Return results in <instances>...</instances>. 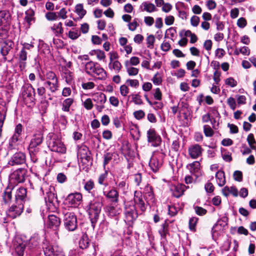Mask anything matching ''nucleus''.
Listing matches in <instances>:
<instances>
[{
  "label": "nucleus",
  "mask_w": 256,
  "mask_h": 256,
  "mask_svg": "<svg viewBox=\"0 0 256 256\" xmlns=\"http://www.w3.org/2000/svg\"><path fill=\"white\" fill-rule=\"evenodd\" d=\"M144 198L142 196L141 193L135 192L134 198L135 204L134 206L136 210L139 208L142 212H144L146 210L148 205L147 202H144Z\"/></svg>",
  "instance_id": "13"
},
{
  "label": "nucleus",
  "mask_w": 256,
  "mask_h": 256,
  "mask_svg": "<svg viewBox=\"0 0 256 256\" xmlns=\"http://www.w3.org/2000/svg\"><path fill=\"white\" fill-rule=\"evenodd\" d=\"M162 162L160 156L154 154L150 158L149 162V166L154 172H157L162 166Z\"/></svg>",
  "instance_id": "18"
},
{
  "label": "nucleus",
  "mask_w": 256,
  "mask_h": 256,
  "mask_svg": "<svg viewBox=\"0 0 256 256\" xmlns=\"http://www.w3.org/2000/svg\"><path fill=\"white\" fill-rule=\"evenodd\" d=\"M125 66L129 76H136L138 72V69L132 66L125 64Z\"/></svg>",
  "instance_id": "46"
},
{
  "label": "nucleus",
  "mask_w": 256,
  "mask_h": 256,
  "mask_svg": "<svg viewBox=\"0 0 256 256\" xmlns=\"http://www.w3.org/2000/svg\"><path fill=\"white\" fill-rule=\"evenodd\" d=\"M22 46V48L18 52V58L20 68L24 69L26 65V61L28 58L27 50H30L34 46L32 44L28 43H24Z\"/></svg>",
  "instance_id": "8"
},
{
  "label": "nucleus",
  "mask_w": 256,
  "mask_h": 256,
  "mask_svg": "<svg viewBox=\"0 0 256 256\" xmlns=\"http://www.w3.org/2000/svg\"><path fill=\"white\" fill-rule=\"evenodd\" d=\"M103 194L112 203L116 204L119 201V192L114 188H112L108 191L104 190Z\"/></svg>",
  "instance_id": "16"
},
{
  "label": "nucleus",
  "mask_w": 256,
  "mask_h": 256,
  "mask_svg": "<svg viewBox=\"0 0 256 256\" xmlns=\"http://www.w3.org/2000/svg\"><path fill=\"white\" fill-rule=\"evenodd\" d=\"M108 176V172L107 171H105L104 173L102 174L98 178V182L100 184L104 185L105 186H108V184L107 182H104L105 180L107 178Z\"/></svg>",
  "instance_id": "50"
},
{
  "label": "nucleus",
  "mask_w": 256,
  "mask_h": 256,
  "mask_svg": "<svg viewBox=\"0 0 256 256\" xmlns=\"http://www.w3.org/2000/svg\"><path fill=\"white\" fill-rule=\"evenodd\" d=\"M22 141V136L14 134L10 140L9 144L10 148H13L17 146Z\"/></svg>",
  "instance_id": "38"
},
{
  "label": "nucleus",
  "mask_w": 256,
  "mask_h": 256,
  "mask_svg": "<svg viewBox=\"0 0 256 256\" xmlns=\"http://www.w3.org/2000/svg\"><path fill=\"white\" fill-rule=\"evenodd\" d=\"M91 55H96L98 60H104L106 58L104 52L100 50H94L90 53Z\"/></svg>",
  "instance_id": "44"
},
{
  "label": "nucleus",
  "mask_w": 256,
  "mask_h": 256,
  "mask_svg": "<svg viewBox=\"0 0 256 256\" xmlns=\"http://www.w3.org/2000/svg\"><path fill=\"white\" fill-rule=\"evenodd\" d=\"M154 36L152 34L149 35L146 38L147 47L149 48H154Z\"/></svg>",
  "instance_id": "53"
},
{
  "label": "nucleus",
  "mask_w": 256,
  "mask_h": 256,
  "mask_svg": "<svg viewBox=\"0 0 256 256\" xmlns=\"http://www.w3.org/2000/svg\"><path fill=\"white\" fill-rule=\"evenodd\" d=\"M234 179L238 182H241L242 180V172L236 170L234 173Z\"/></svg>",
  "instance_id": "64"
},
{
  "label": "nucleus",
  "mask_w": 256,
  "mask_h": 256,
  "mask_svg": "<svg viewBox=\"0 0 256 256\" xmlns=\"http://www.w3.org/2000/svg\"><path fill=\"white\" fill-rule=\"evenodd\" d=\"M130 96L132 97V101L136 104L138 105L142 104L143 102L141 98V96L139 95V94H132Z\"/></svg>",
  "instance_id": "51"
},
{
  "label": "nucleus",
  "mask_w": 256,
  "mask_h": 256,
  "mask_svg": "<svg viewBox=\"0 0 256 256\" xmlns=\"http://www.w3.org/2000/svg\"><path fill=\"white\" fill-rule=\"evenodd\" d=\"M60 224V220L59 218L55 215H50L48 217L47 225L48 228L56 230Z\"/></svg>",
  "instance_id": "25"
},
{
  "label": "nucleus",
  "mask_w": 256,
  "mask_h": 256,
  "mask_svg": "<svg viewBox=\"0 0 256 256\" xmlns=\"http://www.w3.org/2000/svg\"><path fill=\"white\" fill-rule=\"evenodd\" d=\"M227 103L231 109L234 110L236 108V102L234 98H229L227 100Z\"/></svg>",
  "instance_id": "62"
},
{
  "label": "nucleus",
  "mask_w": 256,
  "mask_h": 256,
  "mask_svg": "<svg viewBox=\"0 0 256 256\" xmlns=\"http://www.w3.org/2000/svg\"><path fill=\"white\" fill-rule=\"evenodd\" d=\"M134 182L136 186H140L142 180V174L140 173L136 174L133 176Z\"/></svg>",
  "instance_id": "59"
},
{
  "label": "nucleus",
  "mask_w": 256,
  "mask_h": 256,
  "mask_svg": "<svg viewBox=\"0 0 256 256\" xmlns=\"http://www.w3.org/2000/svg\"><path fill=\"white\" fill-rule=\"evenodd\" d=\"M51 30L56 34L58 36L63 32V28H62V23L60 22L58 24H54L51 27Z\"/></svg>",
  "instance_id": "41"
},
{
  "label": "nucleus",
  "mask_w": 256,
  "mask_h": 256,
  "mask_svg": "<svg viewBox=\"0 0 256 256\" xmlns=\"http://www.w3.org/2000/svg\"><path fill=\"white\" fill-rule=\"evenodd\" d=\"M64 222L65 228L69 231H74L77 228V218L73 212H66L65 213Z\"/></svg>",
  "instance_id": "9"
},
{
  "label": "nucleus",
  "mask_w": 256,
  "mask_h": 256,
  "mask_svg": "<svg viewBox=\"0 0 256 256\" xmlns=\"http://www.w3.org/2000/svg\"><path fill=\"white\" fill-rule=\"evenodd\" d=\"M173 196L176 198L180 197L184 193V190L181 186H176L174 187Z\"/></svg>",
  "instance_id": "45"
},
{
  "label": "nucleus",
  "mask_w": 256,
  "mask_h": 256,
  "mask_svg": "<svg viewBox=\"0 0 256 256\" xmlns=\"http://www.w3.org/2000/svg\"><path fill=\"white\" fill-rule=\"evenodd\" d=\"M94 186V183L92 180H90L84 183V188L88 193H94L96 194L94 192H91Z\"/></svg>",
  "instance_id": "40"
},
{
  "label": "nucleus",
  "mask_w": 256,
  "mask_h": 256,
  "mask_svg": "<svg viewBox=\"0 0 256 256\" xmlns=\"http://www.w3.org/2000/svg\"><path fill=\"white\" fill-rule=\"evenodd\" d=\"M14 186L8 185L2 194V199L4 204H9L13 200L12 192L14 190Z\"/></svg>",
  "instance_id": "24"
},
{
  "label": "nucleus",
  "mask_w": 256,
  "mask_h": 256,
  "mask_svg": "<svg viewBox=\"0 0 256 256\" xmlns=\"http://www.w3.org/2000/svg\"><path fill=\"white\" fill-rule=\"evenodd\" d=\"M99 64L92 61H90L85 64V70L87 74L92 76L95 70Z\"/></svg>",
  "instance_id": "29"
},
{
  "label": "nucleus",
  "mask_w": 256,
  "mask_h": 256,
  "mask_svg": "<svg viewBox=\"0 0 256 256\" xmlns=\"http://www.w3.org/2000/svg\"><path fill=\"white\" fill-rule=\"evenodd\" d=\"M52 189L54 190V188L53 187L50 188V191L46 192V196H45L46 200L50 202H52L54 200L56 199V196L52 191Z\"/></svg>",
  "instance_id": "43"
},
{
  "label": "nucleus",
  "mask_w": 256,
  "mask_h": 256,
  "mask_svg": "<svg viewBox=\"0 0 256 256\" xmlns=\"http://www.w3.org/2000/svg\"><path fill=\"white\" fill-rule=\"evenodd\" d=\"M75 12L81 18H82L86 14V10H84L83 5L81 4L76 5Z\"/></svg>",
  "instance_id": "42"
},
{
  "label": "nucleus",
  "mask_w": 256,
  "mask_h": 256,
  "mask_svg": "<svg viewBox=\"0 0 256 256\" xmlns=\"http://www.w3.org/2000/svg\"><path fill=\"white\" fill-rule=\"evenodd\" d=\"M195 212L199 216H204L206 214V210L202 207L196 206L194 208Z\"/></svg>",
  "instance_id": "60"
},
{
  "label": "nucleus",
  "mask_w": 256,
  "mask_h": 256,
  "mask_svg": "<svg viewBox=\"0 0 256 256\" xmlns=\"http://www.w3.org/2000/svg\"><path fill=\"white\" fill-rule=\"evenodd\" d=\"M158 232L161 236V240L162 242L166 240V235L169 234L168 232V224L165 222L161 226L160 228L158 230Z\"/></svg>",
  "instance_id": "31"
},
{
  "label": "nucleus",
  "mask_w": 256,
  "mask_h": 256,
  "mask_svg": "<svg viewBox=\"0 0 256 256\" xmlns=\"http://www.w3.org/2000/svg\"><path fill=\"white\" fill-rule=\"evenodd\" d=\"M168 214L171 216H175L178 210V208L174 206H168Z\"/></svg>",
  "instance_id": "61"
},
{
  "label": "nucleus",
  "mask_w": 256,
  "mask_h": 256,
  "mask_svg": "<svg viewBox=\"0 0 256 256\" xmlns=\"http://www.w3.org/2000/svg\"><path fill=\"white\" fill-rule=\"evenodd\" d=\"M247 141L248 143L252 149H255L256 148V142L254 138V136L252 134H250L247 138Z\"/></svg>",
  "instance_id": "47"
},
{
  "label": "nucleus",
  "mask_w": 256,
  "mask_h": 256,
  "mask_svg": "<svg viewBox=\"0 0 256 256\" xmlns=\"http://www.w3.org/2000/svg\"><path fill=\"white\" fill-rule=\"evenodd\" d=\"M198 218L196 217H192L189 220V228L192 231L196 230V226L198 222Z\"/></svg>",
  "instance_id": "52"
},
{
  "label": "nucleus",
  "mask_w": 256,
  "mask_h": 256,
  "mask_svg": "<svg viewBox=\"0 0 256 256\" xmlns=\"http://www.w3.org/2000/svg\"><path fill=\"white\" fill-rule=\"evenodd\" d=\"M126 221L128 222H133L138 217V212L134 206L131 208H126L125 211Z\"/></svg>",
  "instance_id": "21"
},
{
  "label": "nucleus",
  "mask_w": 256,
  "mask_h": 256,
  "mask_svg": "<svg viewBox=\"0 0 256 256\" xmlns=\"http://www.w3.org/2000/svg\"><path fill=\"white\" fill-rule=\"evenodd\" d=\"M108 68L110 70H114L116 73H118L120 70L122 66L119 61L116 60L114 62H110Z\"/></svg>",
  "instance_id": "37"
},
{
  "label": "nucleus",
  "mask_w": 256,
  "mask_h": 256,
  "mask_svg": "<svg viewBox=\"0 0 256 256\" xmlns=\"http://www.w3.org/2000/svg\"><path fill=\"white\" fill-rule=\"evenodd\" d=\"M22 95L26 102L33 104L35 100V90L30 84H25L22 88Z\"/></svg>",
  "instance_id": "6"
},
{
  "label": "nucleus",
  "mask_w": 256,
  "mask_h": 256,
  "mask_svg": "<svg viewBox=\"0 0 256 256\" xmlns=\"http://www.w3.org/2000/svg\"><path fill=\"white\" fill-rule=\"evenodd\" d=\"M14 42L10 40H6L2 43L0 52L4 56V62L6 60V56H7L9 52L12 50Z\"/></svg>",
  "instance_id": "20"
},
{
  "label": "nucleus",
  "mask_w": 256,
  "mask_h": 256,
  "mask_svg": "<svg viewBox=\"0 0 256 256\" xmlns=\"http://www.w3.org/2000/svg\"><path fill=\"white\" fill-rule=\"evenodd\" d=\"M142 4L144 6V10L148 12H151L156 10V8L154 5L152 4H148L147 2H144Z\"/></svg>",
  "instance_id": "48"
},
{
  "label": "nucleus",
  "mask_w": 256,
  "mask_h": 256,
  "mask_svg": "<svg viewBox=\"0 0 256 256\" xmlns=\"http://www.w3.org/2000/svg\"><path fill=\"white\" fill-rule=\"evenodd\" d=\"M204 133L206 136L210 137L214 134V131L210 126L204 125Z\"/></svg>",
  "instance_id": "55"
},
{
  "label": "nucleus",
  "mask_w": 256,
  "mask_h": 256,
  "mask_svg": "<svg viewBox=\"0 0 256 256\" xmlns=\"http://www.w3.org/2000/svg\"><path fill=\"white\" fill-rule=\"evenodd\" d=\"M128 63V65L132 66H136L140 63V60L138 57L136 56H132V57L129 60H126L124 62V65Z\"/></svg>",
  "instance_id": "49"
},
{
  "label": "nucleus",
  "mask_w": 256,
  "mask_h": 256,
  "mask_svg": "<svg viewBox=\"0 0 256 256\" xmlns=\"http://www.w3.org/2000/svg\"><path fill=\"white\" fill-rule=\"evenodd\" d=\"M144 198L148 204H153L155 202V198L152 188L149 186H146L144 190Z\"/></svg>",
  "instance_id": "22"
},
{
  "label": "nucleus",
  "mask_w": 256,
  "mask_h": 256,
  "mask_svg": "<svg viewBox=\"0 0 256 256\" xmlns=\"http://www.w3.org/2000/svg\"><path fill=\"white\" fill-rule=\"evenodd\" d=\"M78 156L84 163L89 162L90 160V152L86 146H82L79 148Z\"/></svg>",
  "instance_id": "15"
},
{
  "label": "nucleus",
  "mask_w": 256,
  "mask_h": 256,
  "mask_svg": "<svg viewBox=\"0 0 256 256\" xmlns=\"http://www.w3.org/2000/svg\"><path fill=\"white\" fill-rule=\"evenodd\" d=\"M44 85L51 92H56L59 88L58 79L56 74L52 71H48L45 74Z\"/></svg>",
  "instance_id": "2"
},
{
  "label": "nucleus",
  "mask_w": 256,
  "mask_h": 256,
  "mask_svg": "<svg viewBox=\"0 0 256 256\" xmlns=\"http://www.w3.org/2000/svg\"><path fill=\"white\" fill-rule=\"evenodd\" d=\"M92 100L97 104H104L106 100V98L104 94L97 92L94 95Z\"/></svg>",
  "instance_id": "34"
},
{
  "label": "nucleus",
  "mask_w": 256,
  "mask_h": 256,
  "mask_svg": "<svg viewBox=\"0 0 256 256\" xmlns=\"http://www.w3.org/2000/svg\"><path fill=\"white\" fill-rule=\"evenodd\" d=\"M50 140L48 142V146L53 152L64 154L66 148L61 140L52 134H50L48 136Z\"/></svg>",
  "instance_id": "3"
},
{
  "label": "nucleus",
  "mask_w": 256,
  "mask_h": 256,
  "mask_svg": "<svg viewBox=\"0 0 256 256\" xmlns=\"http://www.w3.org/2000/svg\"><path fill=\"white\" fill-rule=\"evenodd\" d=\"M176 34V28H170L166 30L165 38L166 37V35H170V38L172 40L175 36Z\"/></svg>",
  "instance_id": "56"
},
{
  "label": "nucleus",
  "mask_w": 256,
  "mask_h": 256,
  "mask_svg": "<svg viewBox=\"0 0 256 256\" xmlns=\"http://www.w3.org/2000/svg\"><path fill=\"white\" fill-rule=\"evenodd\" d=\"M82 196L80 192L69 194L66 198V203L71 207H78L82 200Z\"/></svg>",
  "instance_id": "11"
},
{
  "label": "nucleus",
  "mask_w": 256,
  "mask_h": 256,
  "mask_svg": "<svg viewBox=\"0 0 256 256\" xmlns=\"http://www.w3.org/2000/svg\"><path fill=\"white\" fill-rule=\"evenodd\" d=\"M26 162V156L24 153L18 152L14 154L11 158L8 164L11 166L22 164Z\"/></svg>",
  "instance_id": "17"
},
{
  "label": "nucleus",
  "mask_w": 256,
  "mask_h": 256,
  "mask_svg": "<svg viewBox=\"0 0 256 256\" xmlns=\"http://www.w3.org/2000/svg\"><path fill=\"white\" fill-rule=\"evenodd\" d=\"M202 148L198 144L190 146L188 150L190 156L193 159H196L202 155Z\"/></svg>",
  "instance_id": "19"
},
{
  "label": "nucleus",
  "mask_w": 256,
  "mask_h": 256,
  "mask_svg": "<svg viewBox=\"0 0 256 256\" xmlns=\"http://www.w3.org/2000/svg\"><path fill=\"white\" fill-rule=\"evenodd\" d=\"M105 211L110 216L114 217L118 216L121 212L122 210L118 206L111 204L106 206Z\"/></svg>",
  "instance_id": "27"
},
{
  "label": "nucleus",
  "mask_w": 256,
  "mask_h": 256,
  "mask_svg": "<svg viewBox=\"0 0 256 256\" xmlns=\"http://www.w3.org/2000/svg\"><path fill=\"white\" fill-rule=\"evenodd\" d=\"M6 109L2 105L0 106V123L4 124L6 118Z\"/></svg>",
  "instance_id": "54"
},
{
  "label": "nucleus",
  "mask_w": 256,
  "mask_h": 256,
  "mask_svg": "<svg viewBox=\"0 0 256 256\" xmlns=\"http://www.w3.org/2000/svg\"><path fill=\"white\" fill-rule=\"evenodd\" d=\"M74 102V100L72 98H68L64 100L62 104V110L64 112L70 111V108Z\"/></svg>",
  "instance_id": "39"
},
{
  "label": "nucleus",
  "mask_w": 256,
  "mask_h": 256,
  "mask_svg": "<svg viewBox=\"0 0 256 256\" xmlns=\"http://www.w3.org/2000/svg\"><path fill=\"white\" fill-rule=\"evenodd\" d=\"M24 242L27 247L26 252L27 253L28 250L34 252L40 246V238L38 234H34L28 240L24 241Z\"/></svg>",
  "instance_id": "10"
},
{
  "label": "nucleus",
  "mask_w": 256,
  "mask_h": 256,
  "mask_svg": "<svg viewBox=\"0 0 256 256\" xmlns=\"http://www.w3.org/2000/svg\"><path fill=\"white\" fill-rule=\"evenodd\" d=\"M15 252L18 256H23L24 250L26 247L24 241L22 242V240L18 239L14 244Z\"/></svg>",
  "instance_id": "28"
},
{
  "label": "nucleus",
  "mask_w": 256,
  "mask_h": 256,
  "mask_svg": "<svg viewBox=\"0 0 256 256\" xmlns=\"http://www.w3.org/2000/svg\"><path fill=\"white\" fill-rule=\"evenodd\" d=\"M46 18L48 20H55L58 18L56 12H48L46 14Z\"/></svg>",
  "instance_id": "58"
},
{
  "label": "nucleus",
  "mask_w": 256,
  "mask_h": 256,
  "mask_svg": "<svg viewBox=\"0 0 256 256\" xmlns=\"http://www.w3.org/2000/svg\"><path fill=\"white\" fill-rule=\"evenodd\" d=\"M92 76H96L100 80H106L107 78L106 72L100 64L97 66Z\"/></svg>",
  "instance_id": "30"
},
{
  "label": "nucleus",
  "mask_w": 256,
  "mask_h": 256,
  "mask_svg": "<svg viewBox=\"0 0 256 256\" xmlns=\"http://www.w3.org/2000/svg\"><path fill=\"white\" fill-rule=\"evenodd\" d=\"M43 248L45 256H65L62 249L58 245L48 243Z\"/></svg>",
  "instance_id": "7"
},
{
  "label": "nucleus",
  "mask_w": 256,
  "mask_h": 256,
  "mask_svg": "<svg viewBox=\"0 0 256 256\" xmlns=\"http://www.w3.org/2000/svg\"><path fill=\"white\" fill-rule=\"evenodd\" d=\"M226 84L230 86L232 88L235 87L237 85V82L232 78H229L226 80Z\"/></svg>",
  "instance_id": "63"
},
{
  "label": "nucleus",
  "mask_w": 256,
  "mask_h": 256,
  "mask_svg": "<svg viewBox=\"0 0 256 256\" xmlns=\"http://www.w3.org/2000/svg\"><path fill=\"white\" fill-rule=\"evenodd\" d=\"M26 170L24 168H18L11 174L9 176V184L14 186L23 182L25 180Z\"/></svg>",
  "instance_id": "5"
},
{
  "label": "nucleus",
  "mask_w": 256,
  "mask_h": 256,
  "mask_svg": "<svg viewBox=\"0 0 256 256\" xmlns=\"http://www.w3.org/2000/svg\"><path fill=\"white\" fill-rule=\"evenodd\" d=\"M24 210V204L22 203H14L6 212L8 216L14 218L20 216Z\"/></svg>",
  "instance_id": "12"
},
{
  "label": "nucleus",
  "mask_w": 256,
  "mask_h": 256,
  "mask_svg": "<svg viewBox=\"0 0 256 256\" xmlns=\"http://www.w3.org/2000/svg\"><path fill=\"white\" fill-rule=\"evenodd\" d=\"M92 196L94 198L89 202L88 212L92 225L94 226L99 218L104 200L102 196L94 193L92 194Z\"/></svg>",
  "instance_id": "1"
},
{
  "label": "nucleus",
  "mask_w": 256,
  "mask_h": 256,
  "mask_svg": "<svg viewBox=\"0 0 256 256\" xmlns=\"http://www.w3.org/2000/svg\"><path fill=\"white\" fill-rule=\"evenodd\" d=\"M138 19L135 18L134 20L128 24V28L131 31H134L139 26L138 23Z\"/></svg>",
  "instance_id": "57"
},
{
  "label": "nucleus",
  "mask_w": 256,
  "mask_h": 256,
  "mask_svg": "<svg viewBox=\"0 0 256 256\" xmlns=\"http://www.w3.org/2000/svg\"><path fill=\"white\" fill-rule=\"evenodd\" d=\"M147 137L148 142L151 143L154 146H158L161 142L160 136L153 128H150L147 132Z\"/></svg>",
  "instance_id": "14"
},
{
  "label": "nucleus",
  "mask_w": 256,
  "mask_h": 256,
  "mask_svg": "<svg viewBox=\"0 0 256 256\" xmlns=\"http://www.w3.org/2000/svg\"><path fill=\"white\" fill-rule=\"evenodd\" d=\"M90 245L88 238L86 234H82L79 242V246L82 249L86 248Z\"/></svg>",
  "instance_id": "35"
},
{
  "label": "nucleus",
  "mask_w": 256,
  "mask_h": 256,
  "mask_svg": "<svg viewBox=\"0 0 256 256\" xmlns=\"http://www.w3.org/2000/svg\"><path fill=\"white\" fill-rule=\"evenodd\" d=\"M222 192L226 196H228L230 194H232L234 196H238V190L234 186L228 187L226 186L222 190Z\"/></svg>",
  "instance_id": "32"
},
{
  "label": "nucleus",
  "mask_w": 256,
  "mask_h": 256,
  "mask_svg": "<svg viewBox=\"0 0 256 256\" xmlns=\"http://www.w3.org/2000/svg\"><path fill=\"white\" fill-rule=\"evenodd\" d=\"M217 182L220 186H222L226 183L224 173L222 170L218 171L216 174Z\"/></svg>",
  "instance_id": "36"
},
{
  "label": "nucleus",
  "mask_w": 256,
  "mask_h": 256,
  "mask_svg": "<svg viewBox=\"0 0 256 256\" xmlns=\"http://www.w3.org/2000/svg\"><path fill=\"white\" fill-rule=\"evenodd\" d=\"M200 164L198 161H195L192 163L188 164L186 166V168L192 174L198 172L200 170Z\"/></svg>",
  "instance_id": "33"
},
{
  "label": "nucleus",
  "mask_w": 256,
  "mask_h": 256,
  "mask_svg": "<svg viewBox=\"0 0 256 256\" xmlns=\"http://www.w3.org/2000/svg\"><path fill=\"white\" fill-rule=\"evenodd\" d=\"M26 189L24 188L20 187L17 189L14 194V202L23 204V202L26 196Z\"/></svg>",
  "instance_id": "23"
},
{
  "label": "nucleus",
  "mask_w": 256,
  "mask_h": 256,
  "mask_svg": "<svg viewBox=\"0 0 256 256\" xmlns=\"http://www.w3.org/2000/svg\"><path fill=\"white\" fill-rule=\"evenodd\" d=\"M43 140L44 136L42 132L38 131L34 134L28 147V150L31 157H32V154L34 155L39 152L40 148L38 146L42 143Z\"/></svg>",
  "instance_id": "4"
},
{
  "label": "nucleus",
  "mask_w": 256,
  "mask_h": 256,
  "mask_svg": "<svg viewBox=\"0 0 256 256\" xmlns=\"http://www.w3.org/2000/svg\"><path fill=\"white\" fill-rule=\"evenodd\" d=\"M10 20L11 16L8 11H0V26H6L10 24Z\"/></svg>",
  "instance_id": "26"
}]
</instances>
